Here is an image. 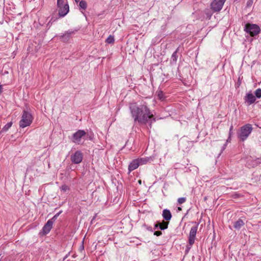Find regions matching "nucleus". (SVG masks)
<instances>
[{"instance_id":"f257e3e1","label":"nucleus","mask_w":261,"mask_h":261,"mask_svg":"<svg viewBox=\"0 0 261 261\" xmlns=\"http://www.w3.org/2000/svg\"><path fill=\"white\" fill-rule=\"evenodd\" d=\"M129 110L135 123L139 124H149L151 127L152 123L155 121V118L146 104L137 106L136 103L129 106Z\"/></svg>"},{"instance_id":"f03ea898","label":"nucleus","mask_w":261,"mask_h":261,"mask_svg":"<svg viewBox=\"0 0 261 261\" xmlns=\"http://www.w3.org/2000/svg\"><path fill=\"white\" fill-rule=\"evenodd\" d=\"M253 129L250 124H245L241 127L238 132V137L242 141H244L249 137Z\"/></svg>"},{"instance_id":"7ed1b4c3","label":"nucleus","mask_w":261,"mask_h":261,"mask_svg":"<svg viewBox=\"0 0 261 261\" xmlns=\"http://www.w3.org/2000/svg\"><path fill=\"white\" fill-rule=\"evenodd\" d=\"M33 120V117L31 113L27 110H23L21 115V119L19 121L20 127L24 128L31 124Z\"/></svg>"},{"instance_id":"20e7f679","label":"nucleus","mask_w":261,"mask_h":261,"mask_svg":"<svg viewBox=\"0 0 261 261\" xmlns=\"http://www.w3.org/2000/svg\"><path fill=\"white\" fill-rule=\"evenodd\" d=\"M244 30L252 37L256 36L260 32L259 27L255 24H246Z\"/></svg>"},{"instance_id":"39448f33","label":"nucleus","mask_w":261,"mask_h":261,"mask_svg":"<svg viewBox=\"0 0 261 261\" xmlns=\"http://www.w3.org/2000/svg\"><path fill=\"white\" fill-rule=\"evenodd\" d=\"M86 135V133L84 130L79 129L74 133L71 137V141L72 142L80 144L81 142V139Z\"/></svg>"},{"instance_id":"423d86ee","label":"nucleus","mask_w":261,"mask_h":261,"mask_svg":"<svg viewBox=\"0 0 261 261\" xmlns=\"http://www.w3.org/2000/svg\"><path fill=\"white\" fill-rule=\"evenodd\" d=\"M226 0H213L211 4V9L214 12L221 11Z\"/></svg>"},{"instance_id":"0eeeda50","label":"nucleus","mask_w":261,"mask_h":261,"mask_svg":"<svg viewBox=\"0 0 261 261\" xmlns=\"http://www.w3.org/2000/svg\"><path fill=\"white\" fill-rule=\"evenodd\" d=\"M83 158V153L81 151L77 150L72 154L70 157L71 162L74 164H79L82 162Z\"/></svg>"},{"instance_id":"6e6552de","label":"nucleus","mask_w":261,"mask_h":261,"mask_svg":"<svg viewBox=\"0 0 261 261\" xmlns=\"http://www.w3.org/2000/svg\"><path fill=\"white\" fill-rule=\"evenodd\" d=\"M198 226L195 225L191 227L188 239V243L190 244H194L197 233Z\"/></svg>"},{"instance_id":"1a4fd4ad","label":"nucleus","mask_w":261,"mask_h":261,"mask_svg":"<svg viewBox=\"0 0 261 261\" xmlns=\"http://www.w3.org/2000/svg\"><path fill=\"white\" fill-rule=\"evenodd\" d=\"M75 31L72 30L66 31L64 34L59 36L60 39L64 42H68L72 36L74 34Z\"/></svg>"},{"instance_id":"9d476101","label":"nucleus","mask_w":261,"mask_h":261,"mask_svg":"<svg viewBox=\"0 0 261 261\" xmlns=\"http://www.w3.org/2000/svg\"><path fill=\"white\" fill-rule=\"evenodd\" d=\"M59 8V15L60 17H64L69 11V7L68 4H65L61 7H58Z\"/></svg>"},{"instance_id":"9b49d317","label":"nucleus","mask_w":261,"mask_h":261,"mask_svg":"<svg viewBox=\"0 0 261 261\" xmlns=\"http://www.w3.org/2000/svg\"><path fill=\"white\" fill-rule=\"evenodd\" d=\"M53 221L48 220L42 228V232L44 234H47L53 227Z\"/></svg>"},{"instance_id":"f8f14e48","label":"nucleus","mask_w":261,"mask_h":261,"mask_svg":"<svg viewBox=\"0 0 261 261\" xmlns=\"http://www.w3.org/2000/svg\"><path fill=\"white\" fill-rule=\"evenodd\" d=\"M136 160L138 162L139 166L147 164L148 162H150L152 161L151 157H145L136 159Z\"/></svg>"},{"instance_id":"ddd939ff","label":"nucleus","mask_w":261,"mask_h":261,"mask_svg":"<svg viewBox=\"0 0 261 261\" xmlns=\"http://www.w3.org/2000/svg\"><path fill=\"white\" fill-rule=\"evenodd\" d=\"M139 166L138 162L136 159L133 160L129 164L128 166V173H130L132 171L136 169Z\"/></svg>"},{"instance_id":"4468645a","label":"nucleus","mask_w":261,"mask_h":261,"mask_svg":"<svg viewBox=\"0 0 261 261\" xmlns=\"http://www.w3.org/2000/svg\"><path fill=\"white\" fill-rule=\"evenodd\" d=\"M256 100L255 97L252 93H247L246 96V101L249 105L254 103Z\"/></svg>"},{"instance_id":"2eb2a0df","label":"nucleus","mask_w":261,"mask_h":261,"mask_svg":"<svg viewBox=\"0 0 261 261\" xmlns=\"http://www.w3.org/2000/svg\"><path fill=\"white\" fill-rule=\"evenodd\" d=\"M162 216L166 221H169L172 218V215L169 210L165 209L163 211Z\"/></svg>"},{"instance_id":"dca6fc26","label":"nucleus","mask_w":261,"mask_h":261,"mask_svg":"<svg viewBox=\"0 0 261 261\" xmlns=\"http://www.w3.org/2000/svg\"><path fill=\"white\" fill-rule=\"evenodd\" d=\"M244 221L242 219H239L234 222L233 227L235 229L239 230L244 225Z\"/></svg>"},{"instance_id":"f3484780","label":"nucleus","mask_w":261,"mask_h":261,"mask_svg":"<svg viewBox=\"0 0 261 261\" xmlns=\"http://www.w3.org/2000/svg\"><path fill=\"white\" fill-rule=\"evenodd\" d=\"M12 122H10L7 123L2 128V130L0 132V134L2 132H7L12 126Z\"/></svg>"},{"instance_id":"a211bd4d","label":"nucleus","mask_w":261,"mask_h":261,"mask_svg":"<svg viewBox=\"0 0 261 261\" xmlns=\"http://www.w3.org/2000/svg\"><path fill=\"white\" fill-rule=\"evenodd\" d=\"M79 7L81 9L85 10L87 8V4L85 1L82 0L79 3Z\"/></svg>"},{"instance_id":"6ab92c4d","label":"nucleus","mask_w":261,"mask_h":261,"mask_svg":"<svg viewBox=\"0 0 261 261\" xmlns=\"http://www.w3.org/2000/svg\"><path fill=\"white\" fill-rule=\"evenodd\" d=\"M158 97L161 100H164L165 99V97L164 95L163 91L159 90L156 92Z\"/></svg>"},{"instance_id":"aec40b11","label":"nucleus","mask_w":261,"mask_h":261,"mask_svg":"<svg viewBox=\"0 0 261 261\" xmlns=\"http://www.w3.org/2000/svg\"><path fill=\"white\" fill-rule=\"evenodd\" d=\"M65 4H68L67 0H57V6L61 7Z\"/></svg>"},{"instance_id":"412c9836","label":"nucleus","mask_w":261,"mask_h":261,"mask_svg":"<svg viewBox=\"0 0 261 261\" xmlns=\"http://www.w3.org/2000/svg\"><path fill=\"white\" fill-rule=\"evenodd\" d=\"M114 38L113 36L110 35L106 39V42L109 44H112L114 42Z\"/></svg>"},{"instance_id":"4be33fe9","label":"nucleus","mask_w":261,"mask_h":261,"mask_svg":"<svg viewBox=\"0 0 261 261\" xmlns=\"http://www.w3.org/2000/svg\"><path fill=\"white\" fill-rule=\"evenodd\" d=\"M168 222H163L162 223H160L159 228L161 230H164L168 228Z\"/></svg>"},{"instance_id":"5701e85b","label":"nucleus","mask_w":261,"mask_h":261,"mask_svg":"<svg viewBox=\"0 0 261 261\" xmlns=\"http://www.w3.org/2000/svg\"><path fill=\"white\" fill-rule=\"evenodd\" d=\"M178 49H179V48H177L176 49V50L173 53V54L172 55V56H171L172 60L174 62H176L177 59V52Z\"/></svg>"},{"instance_id":"b1692460","label":"nucleus","mask_w":261,"mask_h":261,"mask_svg":"<svg viewBox=\"0 0 261 261\" xmlns=\"http://www.w3.org/2000/svg\"><path fill=\"white\" fill-rule=\"evenodd\" d=\"M255 95L257 98H260L261 97V89H256L255 91Z\"/></svg>"},{"instance_id":"393cba45","label":"nucleus","mask_w":261,"mask_h":261,"mask_svg":"<svg viewBox=\"0 0 261 261\" xmlns=\"http://www.w3.org/2000/svg\"><path fill=\"white\" fill-rule=\"evenodd\" d=\"M60 188L61 190L64 192H66L67 191L69 190V187L66 185H63Z\"/></svg>"},{"instance_id":"a878e982","label":"nucleus","mask_w":261,"mask_h":261,"mask_svg":"<svg viewBox=\"0 0 261 261\" xmlns=\"http://www.w3.org/2000/svg\"><path fill=\"white\" fill-rule=\"evenodd\" d=\"M186 200V198L185 197H180L177 200L178 203L179 204L184 203Z\"/></svg>"},{"instance_id":"bb28decb","label":"nucleus","mask_w":261,"mask_h":261,"mask_svg":"<svg viewBox=\"0 0 261 261\" xmlns=\"http://www.w3.org/2000/svg\"><path fill=\"white\" fill-rule=\"evenodd\" d=\"M62 213V211L59 212L57 214H56L51 219H49V220H52L53 223L55 222V221L57 219L58 217L60 215V214Z\"/></svg>"},{"instance_id":"cd10ccee","label":"nucleus","mask_w":261,"mask_h":261,"mask_svg":"<svg viewBox=\"0 0 261 261\" xmlns=\"http://www.w3.org/2000/svg\"><path fill=\"white\" fill-rule=\"evenodd\" d=\"M193 245V244H190L189 243V244L187 245L186 249V250H185L186 254H187L189 252V250L191 248L192 246Z\"/></svg>"},{"instance_id":"c85d7f7f","label":"nucleus","mask_w":261,"mask_h":261,"mask_svg":"<svg viewBox=\"0 0 261 261\" xmlns=\"http://www.w3.org/2000/svg\"><path fill=\"white\" fill-rule=\"evenodd\" d=\"M253 3V0H248L246 4L247 7H250Z\"/></svg>"},{"instance_id":"c756f323","label":"nucleus","mask_w":261,"mask_h":261,"mask_svg":"<svg viewBox=\"0 0 261 261\" xmlns=\"http://www.w3.org/2000/svg\"><path fill=\"white\" fill-rule=\"evenodd\" d=\"M142 226L144 228H145L146 229H147L149 231H152V229L151 226H147L146 224H144Z\"/></svg>"},{"instance_id":"7c9ffc66","label":"nucleus","mask_w":261,"mask_h":261,"mask_svg":"<svg viewBox=\"0 0 261 261\" xmlns=\"http://www.w3.org/2000/svg\"><path fill=\"white\" fill-rule=\"evenodd\" d=\"M232 129H233V126H232V125H231V126H230V129H229V137L228 139H227V141H228V139L230 138V136H231V134H232Z\"/></svg>"},{"instance_id":"2f4dec72","label":"nucleus","mask_w":261,"mask_h":261,"mask_svg":"<svg viewBox=\"0 0 261 261\" xmlns=\"http://www.w3.org/2000/svg\"><path fill=\"white\" fill-rule=\"evenodd\" d=\"M162 233L161 231H155L154 232V234L156 236H160L162 235Z\"/></svg>"},{"instance_id":"473e14b6","label":"nucleus","mask_w":261,"mask_h":261,"mask_svg":"<svg viewBox=\"0 0 261 261\" xmlns=\"http://www.w3.org/2000/svg\"><path fill=\"white\" fill-rule=\"evenodd\" d=\"M3 90V86H2V85H0V94L2 93Z\"/></svg>"},{"instance_id":"72a5a7b5","label":"nucleus","mask_w":261,"mask_h":261,"mask_svg":"<svg viewBox=\"0 0 261 261\" xmlns=\"http://www.w3.org/2000/svg\"><path fill=\"white\" fill-rule=\"evenodd\" d=\"M160 223L159 224H156L154 225V229H157L158 227H159Z\"/></svg>"},{"instance_id":"f704fd0d","label":"nucleus","mask_w":261,"mask_h":261,"mask_svg":"<svg viewBox=\"0 0 261 261\" xmlns=\"http://www.w3.org/2000/svg\"><path fill=\"white\" fill-rule=\"evenodd\" d=\"M257 160L258 161V163L256 164V165H257L258 164H260L261 163V159L260 158H257Z\"/></svg>"},{"instance_id":"c9c22d12","label":"nucleus","mask_w":261,"mask_h":261,"mask_svg":"<svg viewBox=\"0 0 261 261\" xmlns=\"http://www.w3.org/2000/svg\"><path fill=\"white\" fill-rule=\"evenodd\" d=\"M74 1H75L76 3H77L78 2H80V0H74Z\"/></svg>"},{"instance_id":"e433bc0d","label":"nucleus","mask_w":261,"mask_h":261,"mask_svg":"<svg viewBox=\"0 0 261 261\" xmlns=\"http://www.w3.org/2000/svg\"><path fill=\"white\" fill-rule=\"evenodd\" d=\"M138 182H139V183L140 184H141V180H139L138 181Z\"/></svg>"},{"instance_id":"4c0bfd02","label":"nucleus","mask_w":261,"mask_h":261,"mask_svg":"<svg viewBox=\"0 0 261 261\" xmlns=\"http://www.w3.org/2000/svg\"><path fill=\"white\" fill-rule=\"evenodd\" d=\"M178 210H179V211H180V210H181V208L180 207H178Z\"/></svg>"}]
</instances>
